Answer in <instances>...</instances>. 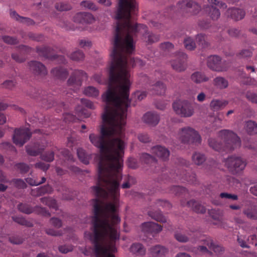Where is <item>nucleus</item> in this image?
<instances>
[{"label": "nucleus", "mask_w": 257, "mask_h": 257, "mask_svg": "<svg viewBox=\"0 0 257 257\" xmlns=\"http://www.w3.org/2000/svg\"><path fill=\"white\" fill-rule=\"evenodd\" d=\"M130 91L127 87H121L110 82L107 91L102 96L105 102L102 115L103 124L100 128V135H89L91 144L99 149L102 156L98 164V178L96 186L92 187L95 195V206H99L101 213L108 211L109 224L116 226L120 221L117 214L116 204L119 196L120 182L122 179V157L124 143L125 125L127 108L130 105Z\"/></svg>", "instance_id": "nucleus-1"}, {"label": "nucleus", "mask_w": 257, "mask_h": 257, "mask_svg": "<svg viewBox=\"0 0 257 257\" xmlns=\"http://www.w3.org/2000/svg\"><path fill=\"white\" fill-rule=\"evenodd\" d=\"M142 34L148 44L159 40L160 36L150 33L144 24H135L131 15L128 19L115 26L113 48L110 53L111 61L108 68L109 80L121 87H127L130 91V67H134L140 60L132 58L130 55L135 50L133 38L138 34Z\"/></svg>", "instance_id": "nucleus-2"}, {"label": "nucleus", "mask_w": 257, "mask_h": 257, "mask_svg": "<svg viewBox=\"0 0 257 257\" xmlns=\"http://www.w3.org/2000/svg\"><path fill=\"white\" fill-rule=\"evenodd\" d=\"M108 211L102 212L99 216L100 208H95V216L92 226V233H88L89 238L94 244L96 257H115V242L119 238L116 226L109 224Z\"/></svg>", "instance_id": "nucleus-3"}, {"label": "nucleus", "mask_w": 257, "mask_h": 257, "mask_svg": "<svg viewBox=\"0 0 257 257\" xmlns=\"http://www.w3.org/2000/svg\"><path fill=\"white\" fill-rule=\"evenodd\" d=\"M218 136L223 141V144L216 139L210 138L208 140L209 146L215 151L228 153L240 147V138L231 131L222 130L219 132Z\"/></svg>", "instance_id": "nucleus-4"}, {"label": "nucleus", "mask_w": 257, "mask_h": 257, "mask_svg": "<svg viewBox=\"0 0 257 257\" xmlns=\"http://www.w3.org/2000/svg\"><path fill=\"white\" fill-rule=\"evenodd\" d=\"M138 11V4L135 0H119V7L116 13V24L128 19L131 15H135Z\"/></svg>", "instance_id": "nucleus-5"}, {"label": "nucleus", "mask_w": 257, "mask_h": 257, "mask_svg": "<svg viewBox=\"0 0 257 257\" xmlns=\"http://www.w3.org/2000/svg\"><path fill=\"white\" fill-rule=\"evenodd\" d=\"M180 166L177 170L174 172L172 170L169 172V176H168L169 179L173 181H180L184 182L186 181L191 183H193L196 181L195 175L192 173L191 175H188L187 173H185L186 170L184 167H187L189 164V162L185 160L181 159L180 161Z\"/></svg>", "instance_id": "nucleus-6"}, {"label": "nucleus", "mask_w": 257, "mask_h": 257, "mask_svg": "<svg viewBox=\"0 0 257 257\" xmlns=\"http://www.w3.org/2000/svg\"><path fill=\"white\" fill-rule=\"evenodd\" d=\"M224 162L225 166L233 175L241 173L247 165L246 160L240 157L234 155L228 157L224 160Z\"/></svg>", "instance_id": "nucleus-7"}, {"label": "nucleus", "mask_w": 257, "mask_h": 257, "mask_svg": "<svg viewBox=\"0 0 257 257\" xmlns=\"http://www.w3.org/2000/svg\"><path fill=\"white\" fill-rule=\"evenodd\" d=\"M178 137L182 144H200L201 138L198 132L191 127L182 128L178 133Z\"/></svg>", "instance_id": "nucleus-8"}, {"label": "nucleus", "mask_w": 257, "mask_h": 257, "mask_svg": "<svg viewBox=\"0 0 257 257\" xmlns=\"http://www.w3.org/2000/svg\"><path fill=\"white\" fill-rule=\"evenodd\" d=\"M173 108L176 113L182 117H190L194 113V108L187 100L176 101L173 103Z\"/></svg>", "instance_id": "nucleus-9"}, {"label": "nucleus", "mask_w": 257, "mask_h": 257, "mask_svg": "<svg viewBox=\"0 0 257 257\" xmlns=\"http://www.w3.org/2000/svg\"><path fill=\"white\" fill-rule=\"evenodd\" d=\"M177 8L183 13H190L195 15L198 13L201 7L196 3L191 0H183L177 4Z\"/></svg>", "instance_id": "nucleus-10"}, {"label": "nucleus", "mask_w": 257, "mask_h": 257, "mask_svg": "<svg viewBox=\"0 0 257 257\" xmlns=\"http://www.w3.org/2000/svg\"><path fill=\"white\" fill-rule=\"evenodd\" d=\"M31 133L27 128H20L15 130L13 139L14 143L19 146H22L31 137Z\"/></svg>", "instance_id": "nucleus-11"}, {"label": "nucleus", "mask_w": 257, "mask_h": 257, "mask_svg": "<svg viewBox=\"0 0 257 257\" xmlns=\"http://www.w3.org/2000/svg\"><path fill=\"white\" fill-rule=\"evenodd\" d=\"M207 1L212 5L208 6L206 8V12L208 13L212 20H217L220 15V13L217 8L222 9H226L227 7L226 4L221 2H218L217 0Z\"/></svg>", "instance_id": "nucleus-12"}, {"label": "nucleus", "mask_w": 257, "mask_h": 257, "mask_svg": "<svg viewBox=\"0 0 257 257\" xmlns=\"http://www.w3.org/2000/svg\"><path fill=\"white\" fill-rule=\"evenodd\" d=\"M207 65L210 69L219 72L226 70L227 67L225 62H222L221 58L216 55L208 57Z\"/></svg>", "instance_id": "nucleus-13"}, {"label": "nucleus", "mask_w": 257, "mask_h": 257, "mask_svg": "<svg viewBox=\"0 0 257 257\" xmlns=\"http://www.w3.org/2000/svg\"><path fill=\"white\" fill-rule=\"evenodd\" d=\"M18 208L21 212L27 214H31L34 212L38 214L43 216L47 217L50 216V213L46 208L39 206H37L33 208L28 204L21 203L18 205Z\"/></svg>", "instance_id": "nucleus-14"}, {"label": "nucleus", "mask_w": 257, "mask_h": 257, "mask_svg": "<svg viewBox=\"0 0 257 257\" xmlns=\"http://www.w3.org/2000/svg\"><path fill=\"white\" fill-rule=\"evenodd\" d=\"M187 55L183 52H179L175 55V59L171 62L173 69L178 72L184 71L186 69Z\"/></svg>", "instance_id": "nucleus-15"}, {"label": "nucleus", "mask_w": 257, "mask_h": 257, "mask_svg": "<svg viewBox=\"0 0 257 257\" xmlns=\"http://www.w3.org/2000/svg\"><path fill=\"white\" fill-rule=\"evenodd\" d=\"M87 78V74L81 70H75L67 81L69 86L81 85L82 81Z\"/></svg>", "instance_id": "nucleus-16"}, {"label": "nucleus", "mask_w": 257, "mask_h": 257, "mask_svg": "<svg viewBox=\"0 0 257 257\" xmlns=\"http://www.w3.org/2000/svg\"><path fill=\"white\" fill-rule=\"evenodd\" d=\"M140 160L142 162L146 164L150 165L151 166H154L156 172H159L160 171L164 172L166 170V167H160L158 161L149 154H142L140 156Z\"/></svg>", "instance_id": "nucleus-17"}, {"label": "nucleus", "mask_w": 257, "mask_h": 257, "mask_svg": "<svg viewBox=\"0 0 257 257\" xmlns=\"http://www.w3.org/2000/svg\"><path fill=\"white\" fill-rule=\"evenodd\" d=\"M142 231L145 234L158 233L162 230V226L153 222H146L141 225Z\"/></svg>", "instance_id": "nucleus-18"}, {"label": "nucleus", "mask_w": 257, "mask_h": 257, "mask_svg": "<svg viewBox=\"0 0 257 257\" xmlns=\"http://www.w3.org/2000/svg\"><path fill=\"white\" fill-rule=\"evenodd\" d=\"M29 66L31 70L37 75L44 76L47 74V70L44 65L42 63L32 61L29 62Z\"/></svg>", "instance_id": "nucleus-19"}, {"label": "nucleus", "mask_w": 257, "mask_h": 257, "mask_svg": "<svg viewBox=\"0 0 257 257\" xmlns=\"http://www.w3.org/2000/svg\"><path fill=\"white\" fill-rule=\"evenodd\" d=\"M151 153L164 161L168 160L170 156V152L168 149L160 145L152 147Z\"/></svg>", "instance_id": "nucleus-20"}, {"label": "nucleus", "mask_w": 257, "mask_h": 257, "mask_svg": "<svg viewBox=\"0 0 257 257\" xmlns=\"http://www.w3.org/2000/svg\"><path fill=\"white\" fill-rule=\"evenodd\" d=\"M26 148L28 155L32 156H37L45 149L46 146L41 145L39 142H36L27 145Z\"/></svg>", "instance_id": "nucleus-21"}, {"label": "nucleus", "mask_w": 257, "mask_h": 257, "mask_svg": "<svg viewBox=\"0 0 257 257\" xmlns=\"http://www.w3.org/2000/svg\"><path fill=\"white\" fill-rule=\"evenodd\" d=\"M74 21L78 23L91 24L94 21L93 16L88 13H79L74 17Z\"/></svg>", "instance_id": "nucleus-22"}, {"label": "nucleus", "mask_w": 257, "mask_h": 257, "mask_svg": "<svg viewBox=\"0 0 257 257\" xmlns=\"http://www.w3.org/2000/svg\"><path fill=\"white\" fill-rule=\"evenodd\" d=\"M225 15L235 21H239L244 18L245 12L240 9L231 8L227 10Z\"/></svg>", "instance_id": "nucleus-23"}, {"label": "nucleus", "mask_w": 257, "mask_h": 257, "mask_svg": "<svg viewBox=\"0 0 257 257\" xmlns=\"http://www.w3.org/2000/svg\"><path fill=\"white\" fill-rule=\"evenodd\" d=\"M160 120L159 115L155 112H148L143 117V121L151 126H156Z\"/></svg>", "instance_id": "nucleus-24"}, {"label": "nucleus", "mask_w": 257, "mask_h": 257, "mask_svg": "<svg viewBox=\"0 0 257 257\" xmlns=\"http://www.w3.org/2000/svg\"><path fill=\"white\" fill-rule=\"evenodd\" d=\"M51 75L55 78L59 80H65L68 75L67 69L61 67H55L51 71Z\"/></svg>", "instance_id": "nucleus-25"}, {"label": "nucleus", "mask_w": 257, "mask_h": 257, "mask_svg": "<svg viewBox=\"0 0 257 257\" xmlns=\"http://www.w3.org/2000/svg\"><path fill=\"white\" fill-rule=\"evenodd\" d=\"M227 101L219 99H213L209 104L210 109L213 111H217L223 109L227 104Z\"/></svg>", "instance_id": "nucleus-26"}, {"label": "nucleus", "mask_w": 257, "mask_h": 257, "mask_svg": "<svg viewBox=\"0 0 257 257\" xmlns=\"http://www.w3.org/2000/svg\"><path fill=\"white\" fill-rule=\"evenodd\" d=\"M53 49L49 47L44 46L37 48V52L41 56L46 58L55 59L57 56L52 53Z\"/></svg>", "instance_id": "nucleus-27"}, {"label": "nucleus", "mask_w": 257, "mask_h": 257, "mask_svg": "<svg viewBox=\"0 0 257 257\" xmlns=\"http://www.w3.org/2000/svg\"><path fill=\"white\" fill-rule=\"evenodd\" d=\"M148 215L152 219L156 220L157 221L167 223L164 225V227L167 229H169V223L167 222V219L163 215L160 210L150 211L148 212Z\"/></svg>", "instance_id": "nucleus-28"}, {"label": "nucleus", "mask_w": 257, "mask_h": 257, "mask_svg": "<svg viewBox=\"0 0 257 257\" xmlns=\"http://www.w3.org/2000/svg\"><path fill=\"white\" fill-rule=\"evenodd\" d=\"M53 191V189L52 187L49 185H47L32 189L31 191V195L34 196L38 197L42 196L45 194H51L52 193Z\"/></svg>", "instance_id": "nucleus-29"}, {"label": "nucleus", "mask_w": 257, "mask_h": 257, "mask_svg": "<svg viewBox=\"0 0 257 257\" xmlns=\"http://www.w3.org/2000/svg\"><path fill=\"white\" fill-rule=\"evenodd\" d=\"M150 252L154 257H164L168 252V249L163 246L157 245L150 248Z\"/></svg>", "instance_id": "nucleus-30"}, {"label": "nucleus", "mask_w": 257, "mask_h": 257, "mask_svg": "<svg viewBox=\"0 0 257 257\" xmlns=\"http://www.w3.org/2000/svg\"><path fill=\"white\" fill-rule=\"evenodd\" d=\"M187 205L198 213H204L206 211V208L204 206L202 205L199 202L193 200L188 201Z\"/></svg>", "instance_id": "nucleus-31"}, {"label": "nucleus", "mask_w": 257, "mask_h": 257, "mask_svg": "<svg viewBox=\"0 0 257 257\" xmlns=\"http://www.w3.org/2000/svg\"><path fill=\"white\" fill-rule=\"evenodd\" d=\"M244 128L249 135H257V123L253 120H248L245 122Z\"/></svg>", "instance_id": "nucleus-32"}, {"label": "nucleus", "mask_w": 257, "mask_h": 257, "mask_svg": "<svg viewBox=\"0 0 257 257\" xmlns=\"http://www.w3.org/2000/svg\"><path fill=\"white\" fill-rule=\"evenodd\" d=\"M191 79L192 81L197 84L207 82L209 80V78L204 73L198 71L193 73L191 75Z\"/></svg>", "instance_id": "nucleus-33"}, {"label": "nucleus", "mask_w": 257, "mask_h": 257, "mask_svg": "<svg viewBox=\"0 0 257 257\" xmlns=\"http://www.w3.org/2000/svg\"><path fill=\"white\" fill-rule=\"evenodd\" d=\"M10 16L11 18L15 19L16 20L28 25H32L34 24V22L33 20L27 17H21L15 11H11L10 13Z\"/></svg>", "instance_id": "nucleus-34"}, {"label": "nucleus", "mask_w": 257, "mask_h": 257, "mask_svg": "<svg viewBox=\"0 0 257 257\" xmlns=\"http://www.w3.org/2000/svg\"><path fill=\"white\" fill-rule=\"evenodd\" d=\"M213 85L220 89L227 88L228 86V80L223 77L219 76L215 78L213 80Z\"/></svg>", "instance_id": "nucleus-35"}, {"label": "nucleus", "mask_w": 257, "mask_h": 257, "mask_svg": "<svg viewBox=\"0 0 257 257\" xmlns=\"http://www.w3.org/2000/svg\"><path fill=\"white\" fill-rule=\"evenodd\" d=\"M41 202L46 205L48 206L50 208H53L55 210H58V206L57 201L55 199L50 197H44L40 199Z\"/></svg>", "instance_id": "nucleus-36"}, {"label": "nucleus", "mask_w": 257, "mask_h": 257, "mask_svg": "<svg viewBox=\"0 0 257 257\" xmlns=\"http://www.w3.org/2000/svg\"><path fill=\"white\" fill-rule=\"evenodd\" d=\"M130 250L137 255H144L146 252L145 248L140 243H133L130 248Z\"/></svg>", "instance_id": "nucleus-37"}, {"label": "nucleus", "mask_w": 257, "mask_h": 257, "mask_svg": "<svg viewBox=\"0 0 257 257\" xmlns=\"http://www.w3.org/2000/svg\"><path fill=\"white\" fill-rule=\"evenodd\" d=\"M243 212L248 218L257 220V209L254 206L248 207L243 210Z\"/></svg>", "instance_id": "nucleus-38"}, {"label": "nucleus", "mask_w": 257, "mask_h": 257, "mask_svg": "<svg viewBox=\"0 0 257 257\" xmlns=\"http://www.w3.org/2000/svg\"><path fill=\"white\" fill-rule=\"evenodd\" d=\"M205 244L207 245L209 249L213 250L215 252L220 253L223 251V247L214 244L213 240L210 237L206 238Z\"/></svg>", "instance_id": "nucleus-39"}, {"label": "nucleus", "mask_w": 257, "mask_h": 257, "mask_svg": "<svg viewBox=\"0 0 257 257\" xmlns=\"http://www.w3.org/2000/svg\"><path fill=\"white\" fill-rule=\"evenodd\" d=\"M206 159L205 155L199 152L194 153L192 156L193 162L198 166L202 164L206 160Z\"/></svg>", "instance_id": "nucleus-40"}, {"label": "nucleus", "mask_w": 257, "mask_h": 257, "mask_svg": "<svg viewBox=\"0 0 257 257\" xmlns=\"http://www.w3.org/2000/svg\"><path fill=\"white\" fill-rule=\"evenodd\" d=\"M77 154L78 158L84 164H88L89 163V159L90 157L88 155L85 151L82 148H78L77 150Z\"/></svg>", "instance_id": "nucleus-41"}, {"label": "nucleus", "mask_w": 257, "mask_h": 257, "mask_svg": "<svg viewBox=\"0 0 257 257\" xmlns=\"http://www.w3.org/2000/svg\"><path fill=\"white\" fill-rule=\"evenodd\" d=\"M83 93L87 96L96 97L99 95V90L95 87L89 86L85 88Z\"/></svg>", "instance_id": "nucleus-42"}, {"label": "nucleus", "mask_w": 257, "mask_h": 257, "mask_svg": "<svg viewBox=\"0 0 257 257\" xmlns=\"http://www.w3.org/2000/svg\"><path fill=\"white\" fill-rule=\"evenodd\" d=\"M171 192L176 195H184L187 196L188 194V190L184 187L180 186H174L171 189Z\"/></svg>", "instance_id": "nucleus-43"}, {"label": "nucleus", "mask_w": 257, "mask_h": 257, "mask_svg": "<svg viewBox=\"0 0 257 257\" xmlns=\"http://www.w3.org/2000/svg\"><path fill=\"white\" fill-rule=\"evenodd\" d=\"M40 100L42 101L43 106L46 108L55 106V104H56V102L53 101V97L51 95L45 96L43 94V97Z\"/></svg>", "instance_id": "nucleus-44"}, {"label": "nucleus", "mask_w": 257, "mask_h": 257, "mask_svg": "<svg viewBox=\"0 0 257 257\" xmlns=\"http://www.w3.org/2000/svg\"><path fill=\"white\" fill-rule=\"evenodd\" d=\"M153 89L154 90L153 93L157 95H162L165 93L166 91L165 85L160 81L156 82L154 85Z\"/></svg>", "instance_id": "nucleus-45"}, {"label": "nucleus", "mask_w": 257, "mask_h": 257, "mask_svg": "<svg viewBox=\"0 0 257 257\" xmlns=\"http://www.w3.org/2000/svg\"><path fill=\"white\" fill-rule=\"evenodd\" d=\"M188 235L182 234L180 232H176L175 234V238L176 239L180 242H186L189 241L190 238H191L192 234L191 233H188Z\"/></svg>", "instance_id": "nucleus-46"}, {"label": "nucleus", "mask_w": 257, "mask_h": 257, "mask_svg": "<svg viewBox=\"0 0 257 257\" xmlns=\"http://www.w3.org/2000/svg\"><path fill=\"white\" fill-rule=\"evenodd\" d=\"M13 219L15 222L21 225H25L28 227H31L32 226V223L31 222L27 220L25 218L22 217L13 216Z\"/></svg>", "instance_id": "nucleus-47"}, {"label": "nucleus", "mask_w": 257, "mask_h": 257, "mask_svg": "<svg viewBox=\"0 0 257 257\" xmlns=\"http://www.w3.org/2000/svg\"><path fill=\"white\" fill-rule=\"evenodd\" d=\"M70 58L74 61H79L84 59V54L81 51L77 50L70 55Z\"/></svg>", "instance_id": "nucleus-48"}, {"label": "nucleus", "mask_w": 257, "mask_h": 257, "mask_svg": "<svg viewBox=\"0 0 257 257\" xmlns=\"http://www.w3.org/2000/svg\"><path fill=\"white\" fill-rule=\"evenodd\" d=\"M41 159L47 162H51L54 159V152H47L41 155Z\"/></svg>", "instance_id": "nucleus-49"}, {"label": "nucleus", "mask_w": 257, "mask_h": 257, "mask_svg": "<svg viewBox=\"0 0 257 257\" xmlns=\"http://www.w3.org/2000/svg\"><path fill=\"white\" fill-rule=\"evenodd\" d=\"M184 44L186 49L189 50H193L196 47L194 41L190 37H188L184 39Z\"/></svg>", "instance_id": "nucleus-50"}, {"label": "nucleus", "mask_w": 257, "mask_h": 257, "mask_svg": "<svg viewBox=\"0 0 257 257\" xmlns=\"http://www.w3.org/2000/svg\"><path fill=\"white\" fill-rule=\"evenodd\" d=\"M196 41L198 44L202 48H206L208 46V43L206 41L205 36L202 34H198L196 37Z\"/></svg>", "instance_id": "nucleus-51"}, {"label": "nucleus", "mask_w": 257, "mask_h": 257, "mask_svg": "<svg viewBox=\"0 0 257 257\" xmlns=\"http://www.w3.org/2000/svg\"><path fill=\"white\" fill-rule=\"evenodd\" d=\"M2 39L5 43L9 45L17 44L19 42L18 39L16 37L9 36H3Z\"/></svg>", "instance_id": "nucleus-52"}, {"label": "nucleus", "mask_w": 257, "mask_h": 257, "mask_svg": "<svg viewBox=\"0 0 257 257\" xmlns=\"http://www.w3.org/2000/svg\"><path fill=\"white\" fill-rule=\"evenodd\" d=\"M14 185L18 188L24 189L27 187V184L25 182L21 179H14L12 180Z\"/></svg>", "instance_id": "nucleus-53"}, {"label": "nucleus", "mask_w": 257, "mask_h": 257, "mask_svg": "<svg viewBox=\"0 0 257 257\" xmlns=\"http://www.w3.org/2000/svg\"><path fill=\"white\" fill-rule=\"evenodd\" d=\"M55 8L59 11H65L70 10L71 7L68 4L59 3L55 5Z\"/></svg>", "instance_id": "nucleus-54"}, {"label": "nucleus", "mask_w": 257, "mask_h": 257, "mask_svg": "<svg viewBox=\"0 0 257 257\" xmlns=\"http://www.w3.org/2000/svg\"><path fill=\"white\" fill-rule=\"evenodd\" d=\"M246 98L252 103H257V94L256 93L247 91L245 94Z\"/></svg>", "instance_id": "nucleus-55"}, {"label": "nucleus", "mask_w": 257, "mask_h": 257, "mask_svg": "<svg viewBox=\"0 0 257 257\" xmlns=\"http://www.w3.org/2000/svg\"><path fill=\"white\" fill-rule=\"evenodd\" d=\"M174 45L170 42H166L160 45V48L164 52H169L173 49Z\"/></svg>", "instance_id": "nucleus-56"}, {"label": "nucleus", "mask_w": 257, "mask_h": 257, "mask_svg": "<svg viewBox=\"0 0 257 257\" xmlns=\"http://www.w3.org/2000/svg\"><path fill=\"white\" fill-rule=\"evenodd\" d=\"M138 140L142 143H147L151 142V140L147 133H141L138 136Z\"/></svg>", "instance_id": "nucleus-57"}, {"label": "nucleus", "mask_w": 257, "mask_h": 257, "mask_svg": "<svg viewBox=\"0 0 257 257\" xmlns=\"http://www.w3.org/2000/svg\"><path fill=\"white\" fill-rule=\"evenodd\" d=\"M9 241L13 244H20L23 243L24 239L18 235H15L9 237Z\"/></svg>", "instance_id": "nucleus-58"}, {"label": "nucleus", "mask_w": 257, "mask_h": 257, "mask_svg": "<svg viewBox=\"0 0 257 257\" xmlns=\"http://www.w3.org/2000/svg\"><path fill=\"white\" fill-rule=\"evenodd\" d=\"M12 58L13 60L18 63L23 62L26 59V58L25 56L21 54H19L17 53L12 54Z\"/></svg>", "instance_id": "nucleus-59"}, {"label": "nucleus", "mask_w": 257, "mask_h": 257, "mask_svg": "<svg viewBox=\"0 0 257 257\" xmlns=\"http://www.w3.org/2000/svg\"><path fill=\"white\" fill-rule=\"evenodd\" d=\"M17 168L20 170L21 173H27L29 170V166L25 163H20L16 164Z\"/></svg>", "instance_id": "nucleus-60"}, {"label": "nucleus", "mask_w": 257, "mask_h": 257, "mask_svg": "<svg viewBox=\"0 0 257 257\" xmlns=\"http://www.w3.org/2000/svg\"><path fill=\"white\" fill-rule=\"evenodd\" d=\"M80 5L82 7L87 8L90 10H96V7L95 5L90 1H83L81 3Z\"/></svg>", "instance_id": "nucleus-61"}, {"label": "nucleus", "mask_w": 257, "mask_h": 257, "mask_svg": "<svg viewBox=\"0 0 257 257\" xmlns=\"http://www.w3.org/2000/svg\"><path fill=\"white\" fill-rule=\"evenodd\" d=\"M16 84V82L13 80L5 81L2 84V87L7 89H12Z\"/></svg>", "instance_id": "nucleus-62"}, {"label": "nucleus", "mask_w": 257, "mask_h": 257, "mask_svg": "<svg viewBox=\"0 0 257 257\" xmlns=\"http://www.w3.org/2000/svg\"><path fill=\"white\" fill-rule=\"evenodd\" d=\"M252 51L250 49H243L238 54L239 58L250 57L252 55Z\"/></svg>", "instance_id": "nucleus-63"}, {"label": "nucleus", "mask_w": 257, "mask_h": 257, "mask_svg": "<svg viewBox=\"0 0 257 257\" xmlns=\"http://www.w3.org/2000/svg\"><path fill=\"white\" fill-rule=\"evenodd\" d=\"M244 146L245 148L257 152V145L254 143H251L249 141H245Z\"/></svg>", "instance_id": "nucleus-64"}]
</instances>
